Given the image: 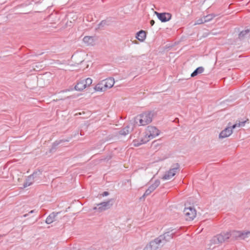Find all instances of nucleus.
I'll return each mask as SVG.
<instances>
[{
	"label": "nucleus",
	"mask_w": 250,
	"mask_h": 250,
	"mask_svg": "<svg viewBox=\"0 0 250 250\" xmlns=\"http://www.w3.org/2000/svg\"><path fill=\"white\" fill-rule=\"evenodd\" d=\"M153 113L147 111L136 116L135 118L136 123H139L140 125H146L150 124L152 121Z\"/></svg>",
	"instance_id": "1"
},
{
	"label": "nucleus",
	"mask_w": 250,
	"mask_h": 250,
	"mask_svg": "<svg viewBox=\"0 0 250 250\" xmlns=\"http://www.w3.org/2000/svg\"><path fill=\"white\" fill-rule=\"evenodd\" d=\"M115 83L114 78L109 77L102 80L94 87L97 91H104L108 88H111Z\"/></svg>",
	"instance_id": "2"
},
{
	"label": "nucleus",
	"mask_w": 250,
	"mask_h": 250,
	"mask_svg": "<svg viewBox=\"0 0 250 250\" xmlns=\"http://www.w3.org/2000/svg\"><path fill=\"white\" fill-rule=\"evenodd\" d=\"M230 238L229 232H222L213 236L210 240L209 245L211 247L212 245L220 244L226 242Z\"/></svg>",
	"instance_id": "3"
},
{
	"label": "nucleus",
	"mask_w": 250,
	"mask_h": 250,
	"mask_svg": "<svg viewBox=\"0 0 250 250\" xmlns=\"http://www.w3.org/2000/svg\"><path fill=\"white\" fill-rule=\"evenodd\" d=\"M230 235V239L231 240H244L248 238L250 234V231H237V230H230L229 231Z\"/></svg>",
	"instance_id": "4"
},
{
	"label": "nucleus",
	"mask_w": 250,
	"mask_h": 250,
	"mask_svg": "<svg viewBox=\"0 0 250 250\" xmlns=\"http://www.w3.org/2000/svg\"><path fill=\"white\" fill-rule=\"evenodd\" d=\"M246 121L239 122L238 124H235L232 126L228 127L222 130L219 134V138H225L229 136L232 133V129L235 128L236 126H244Z\"/></svg>",
	"instance_id": "5"
},
{
	"label": "nucleus",
	"mask_w": 250,
	"mask_h": 250,
	"mask_svg": "<svg viewBox=\"0 0 250 250\" xmlns=\"http://www.w3.org/2000/svg\"><path fill=\"white\" fill-rule=\"evenodd\" d=\"M163 243V241L162 242L159 237H158L154 240L150 242L149 244L146 246L144 250H157L164 245Z\"/></svg>",
	"instance_id": "6"
},
{
	"label": "nucleus",
	"mask_w": 250,
	"mask_h": 250,
	"mask_svg": "<svg viewBox=\"0 0 250 250\" xmlns=\"http://www.w3.org/2000/svg\"><path fill=\"white\" fill-rule=\"evenodd\" d=\"M159 130L155 126H148L145 131V138L148 140V141L159 135Z\"/></svg>",
	"instance_id": "7"
},
{
	"label": "nucleus",
	"mask_w": 250,
	"mask_h": 250,
	"mask_svg": "<svg viewBox=\"0 0 250 250\" xmlns=\"http://www.w3.org/2000/svg\"><path fill=\"white\" fill-rule=\"evenodd\" d=\"M114 200L110 199L106 202H102L97 204V207L93 208L94 210H98L99 212H102L104 210L110 208L113 205Z\"/></svg>",
	"instance_id": "8"
},
{
	"label": "nucleus",
	"mask_w": 250,
	"mask_h": 250,
	"mask_svg": "<svg viewBox=\"0 0 250 250\" xmlns=\"http://www.w3.org/2000/svg\"><path fill=\"white\" fill-rule=\"evenodd\" d=\"M180 171V165L178 163H176L172 165L170 169L166 172L163 177L164 180L170 179L173 177L177 172Z\"/></svg>",
	"instance_id": "9"
},
{
	"label": "nucleus",
	"mask_w": 250,
	"mask_h": 250,
	"mask_svg": "<svg viewBox=\"0 0 250 250\" xmlns=\"http://www.w3.org/2000/svg\"><path fill=\"white\" fill-rule=\"evenodd\" d=\"M177 232L176 229H170L169 230L163 234L160 235V239L163 241V244L165 245L167 242L169 241L173 237V235Z\"/></svg>",
	"instance_id": "10"
},
{
	"label": "nucleus",
	"mask_w": 250,
	"mask_h": 250,
	"mask_svg": "<svg viewBox=\"0 0 250 250\" xmlns=\"http://www.w3.org/2000/svg\"><path fill=\"white\" fill-rule=\"evenodd\" d=\"M186 220L187 221H191L194 219L196 215V211L194 208L189 207L186 208L184 210Z\"/></svg>",
	"instance_id": "11"
},
{
	"label": "nucleus",
	"mask_w": 250,
	"mask_h": 250,
	"mask_svg": "<svg viewBox=\"0 0 250 250\" xmlns=\"http://www.w3.org/2000/svg\"><path fill=\"white\" fill-rule=\"evenodd\" d=\"M160 184V181L159 180H156L155 181L154 183L150 185L148 188L146 190L144 195L140 198L141 200L142 198H145L151 192H152Z\"/></svg>",
	"instance_id": "12"
},
{
	"label": "nucleus",
	"mask_w": 250,
	"mask_h": 250,
	"mask_svg": "<svg viewBox=\"0 0 250 250\" xmlns=\"http://www.w3.org/2000/svg\"><path fill=\"white\" fill-rule=\"evenodd\" d=\"M155 14L157 15L158 19L163 22L168 21L171 18V14L169 13H159L155 11Z\"/></svg>",
	"instance_id": "13"
},
{
	"label": "nucleus",
	"mask_w": 250,
	"mask_h": 250,
	"mask_svg": "<svg viewBox=\"0 0 250 250\" xmlns=\"http://www.w3.org/2000/svg\"><path fill=\"white\" fill-rule=\"evenodd\" d=\"M38 172H34L32 174L29 176L27 178L26 180V181L23 184V187L26 188L31 185L34 182V179L36 177V175H37Z\"/></svg>",
	"instance_id": "14"
},
{
	"label": "nucleus",
	"mask_w": 250,
	"mask_h": 250,
	"mask_svg": "<svg viewBox=\"0 0 250 250\" xmlns=\"http://www.w3.org/2000/svg\"><path fill=\"white\" fill-rule=\"evenodd\" d=\"M133 125H127L122 130L119 131V134L123 136H125L128 134L129 132H131L133 129Z\"/></svg>",
	"instance_id": "15"
},
{
	"label": "nucleus",
	"mask_w": 250,
	"mask_h": 250,
	"mask_svg": "<svg viewBox=\"0 0 250 250\" xmlns=\"http://www.w3.org/2000/svg\"><path fill=\"white\" fill-rule=\"evenodd\" d=\"M59 212H53L47 217L45 220V223L47 224H50L56 220V217Z\"/></svg>",
	"instance_id": "16"
},
{
	"label": "nucleus",
	"mask_w": 250,
	"mask_h": 250,
	"mask_svg": "<svg viewBox=\"0 0 250 250\" xmlns=\"http://www.w3.org/2000/svg\"><path fill=\"white\" fill-rule=\"evenodd\" d=\"M148 142V140L144 137L140 139H135L133 141V145L135 146H138L141 145L146 144Z\"/></svg>",
	"instance_id": "17"
},
{
	"label": "nucleus",
	"mask_w": 250,
	"mask_h": 250,
	"mask_svg": "<svg viewBox=\"0 0 250 250\" xmlns=\"http://www.w3.org/2000/svg\"><path fill=\"white\" fill-rule=\"evenodd\" d=\"M86 87L85 85L84 81L83 80H81L77 83V84L75 86V90L77 91H82Z\"/></svg>",
	"instance_id": "18"
},
{
	"label": "nucleus",
	"mask_w": 250,
	"mask_h": 250,
	"mask_svg": "<svg viewBox=\"0 0 250 250\" xmlns=\"http://www.w3.org/2000/svg\"><path fill=\"white\" fill-rule=\"evenodd\" d=\"M83 42L87 45H93L94 44V39L91 36H85L83 39Z\"/></svg>",
	"instance_id": "19"
},
{
	"label": "nucleus",
	"mask_w": 250,
	"mask_h": 250,
	"mask_svg": "<svg viewBox=\"0 0 250 250\" xmlns=\"http://www.w3.org/2000/svg\"><path fill=\"white\" fill-rule=\"evenodd\" d=\"M146 37V32L144 30H140L137 33L136 35V38L141 42H143Z\"/></svg>",
	"instance_id": "20"
},
{
	"label": "nucleus",
	"mask_w": 250,
	"mask_h": 250,
	"mask_svg": "<svg viewBox=\"0 0 250 250\" xmlns=\"http://www.w3.org/2000/svg\"><path fill=\"white\" fill-rule=\"evenodd\" d=\"M204 71V68L202 66H200L197 68L191 74V77H194L198 74L202 73Z\"/></svg>",
	"instance_id": "21"
},
{
	"label": "nucleus",
	"mask_w": 250,
	"mask_h": 250,
	"mask_svg": "<svg viewBox=\"0 0 250 250\" xmlns=\"http://www.w3.org/2000/svg\"><path fill=\"white\" fill-rule=\"evenodd\" d=\"M215 16L216 15L213 14H208L206 16H204V21H205V22L209 21L212 20Z\"/></svg>",
	"instance_id": "22"
},
{
	"label": "nucleus",
	"mask_w": 250,
	"mask_h": 250,
	"mask_svg": "<svg viewBox=\"0 0 250 250\" xmlns=\"http://www.w3.org/2000/svg\"><path fill=\"white\" fill-rule=\"evenodd\" d=\"M84 83L86 87L89 86L92 83V80L90 78H87L85 79H83Z\"/></svg>",
	"instance_id": "23"
},
{
	"label": "nucleus",
	"mask_w": 250,
	"mask_h": 250,
	"mask_svg": "<svg viewBox=\"0 0 250 250\" xmlns=\"http://www.w3.org/2000/svg\"><path fill=\"white\" fill-rule=\"evenodd\" d=\"M107 24V21L105 20L102 21L99 24L98 28H101L104 26V25Z\"/></svg>",
	"instance_id": "24"
},
{
	"label": "nucleus",
	"mask_w": 250,
	"mask_h": 250,
	"mask_svg": "<svg viewBox=\"0 0 250 250\" xmlns=\"http://www.w3.org/2000/svg\"><path fill=\"white\" fill-rule=\"evenodd\" d=\"M204 18L203 17L202 18L197 20L195 24H200L205 23V21H204Z\"/></svg>",
	"instance_id": "25"
},
{
	"label": "nucleus",
	"mask_w": 250,
	"mask_h": 250,
	"mask_svg": "<svg viewBox=\"0 0 250 250\" xmlns=\"http://www.w3.org/2000/svg\"><path fill=\"white\" fill-rule=\"evenodd\" d=\"M62 142V140H61L59 142H55L54 144H53V146L55 147L56 146H57L58 145H59L61 142Z\"/></svg>",
	"instance_id": "26"
},
{
	"label": "nucleus",
	"mask_w": 250,
	"mask_h": 250,
	"mask_svg": "<svg viewBox=\"0 0 250 250\" xmlns=\"http://www.w3.org/2000/svg\"><path fill=\"white\" fill-rule=\"evenodd\" d=\"M109 194V192L108 191H104L102 195L104 197V196H106L107 195H108Z\"/></svg>",
	"instance_id": "27"
},
{
	"label": "nucleus",
	"mask_w": 250,
	"mask_h": 250,
	"mask_svg": "<svg viewBox=\"0 0 250 250\" xmlns=\"http://www.w3.org/2000/svg\"><path fill=\"white\" fill-rule=\"evenodd\" d=\"M150 23L151 26H153L154 24V23H155V21L153 20H151L150 21Z\"/></svg>",
	"instance_id": "28"
},
{
	"label": "nucleus",
	"mask_w": 250,
	"mask_h": 250,
	"mask_svg": "<svg viewBox=\"0 0 250 250\" xmlns=\"http://www.w3.org/2000/svg\"><path fill=\"white\" fill-rule=\"evenodd\" d=\"M35 210H31V211L29 212V213H32L34 212H35Z\"/></svg>",
	"instance_id": "29"
},
{
	"label": "nucleus",
	"mask_w": 250,
	"mask_h": 250,
	"mask_svg": "<svg viewBox=\"0 0 250 250\" xmlns=\"http://www.w3.org/2000/svg\"><path fill=\"white\" fill-rule=\"evenodd\" d=\"M27 215H28V214H25L23 215V216L25 217H26Z\"/></svg>",
	"instance_id": "30"
}]
</instances>
